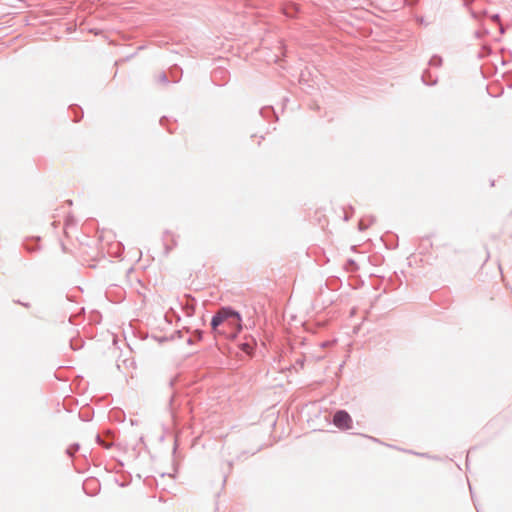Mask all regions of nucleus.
I'll use <instances>...</instances> for the list:
<instances>
[{
  "label": "nucleus",
  "mask_w": 512,
  "mask_h": 512,
  "mask_svg": "<svg viewBox=\"0 0 512 512\" xmlns=\"http://www.w3.org/2000/svg\"><path fill=\"white\" fill-rule=\"evenodd\" d=\"M211 325L214 331L234 337L241 330V318L237 312L222 308L213 317Z\"/></svg>",
  "instance_id": "obj_1"
},
{
  "label": "nucleus",
  "mask_w": 512,
  "mask_h": 512,
  "mask_svg": "<svg viewBox=\"0 0 512 512\" xmlns=\"http://www.w3.org/2000/svg\"><path fill=\"white\" fill-rule=\"evenodd\" d=\"M333 424L339 429L348 430L352 428V418L346 411L340 410L334 414Z\"/></svg>",
  "instance_id": "obj_2"
},
{
  "label": "nucleus",
  "mask_w": 512,
  "mask_h": 512,
  "mask_svg": "<svg viewBox=\"0 0 512 512\" xmlns=\"http://www.w3.org/2000/svg\"><path fill=\"white\" fill-rule=\"evenodd\" d=\"M297 10H298L297 5L291 4V5H288L287 7L284 8V13L288 17H294Z\"/></svg>",
  "instance_id": "obj_3"
},
{
  "label": "nucleus",
  "mask_w": 512,
  "mask_h": 512,
  "mask_svg": "<svg viewBox=\"0 0 512 512\" xmlns=\"http://www.w3.org/2000/svg\"><path fill=\"white\" fill-rule=\"evenodd\" d=\"M250 348V346L248 344H244L243 345V349L244 351L248 352V349Z\"/></svg>",
  "instance_id": "obj_4"
},
{
  "label": "nucleus",
  "mask_w": 512,
  "mask_h": 512,
  "mask_svg": "<svg viewBox=\"0 0 512 512\" xmlns=\"http://www.w3.org/2000/svg\"><path fill=\"white\" fill-rule=\"evenodd\" d=\"M492 19H493L494 21H499V16H498V15H494V16H492Z\"/></svg>",
  "instance_id": "obj_5"
}]
</instances>
